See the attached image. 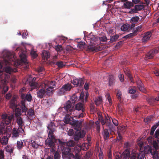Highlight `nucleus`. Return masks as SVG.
Masks as SVG:
<instances>
[{
  "label": "nucleus",
  "mask_w": 159,
  "mask_h": 159,
  "mask_svg": "<svg viewBox=\"0 0 159 159\" xmlns=\"http://www.w3.org/2000/svg\"><path fill=\"white\" fill-rule=\"evenodd\" d=\"M98 37L96 36L91 33L85 38V40L87 43H89V45L88 48L92 52H96L102 50V46L98 45Z\"/></svg>",
  "instance_id": "obj_1"
},
{
  "label": "nucleus",
  "mask_w": 159,
  "mask_h": 159,
  "mask_svg": "<svg viewBox=\"0 0 159 159\" xmlns=\"http://www.w3.org/2000/svg\"><path fill=\"white\" fill-rule=\"evenodd\" d=\"M55 86V83L52 81L45 82L43 85L44 88L39 89L37 91V97L40 98H43V97L45 96L46 92L49 93L53 91L54 88L53 86Z\"/></svg>",
  "instance_id": "obj_2"
},
{
  "label": "nucleus",
  "mask_w": 159,
  "mask_h": 159,
  "mask_svg": "<svg viewBox=\"0 0 159 159\" xmlns=\"http://www.w3.org/2000/svg\"><path fill=\"white\" fill-rule=\"evenodd\" d=\"M48 138L45 142L46 146L50 148L56 146V143L58 145V148H61L65 145V142H62L60 139H56L54 135H48Z\"/></svg>",
  "instance_id": "obj_3"
},
{
  "label": "nucleus",
  "mask_w": 159,
  "mask_h": 159,
  "mask_svg": "<svg viewBox=\"0 0 159 159\" xmlns=\"http://www.w3.org/2000/svg\"><path fill=\"white\" fill-rule=\"evenodd\" d=\"M78 123H79L78 122ZM79 125L78 127L74 128L75 130L76 131L74 135V139L75 141H78L80 138H83L85 135V133L83 130H81L82 126H80V123H79Z\"/></svg>",
  "instance_id": "obj_4"
},
{
  "label": "nucleus",
  "mask_w": 159,
  "mask_h": 159,
  "mask_svg": "<svg viewBox=\"0 0 159 159\" xmlns=\"http://www.w3.org/2000/svg\"><path fill=\"white\" fill-rule=\"evenodd\" d=\"M20 50L19 52L20 57L21 59V62L25 65V68H28L29 67L28 62L26 59V52L24 50L20 48H18L16 50L18 51Z\"/></svg>",
  "instance_id": "obj_5"
},
{
  "label": "nucleus",
  "mask_w": 159,
  "mask_h": 159,
  "mask_svg": "<svg viewBox=\"0 0 159 159\" xmlns=\"http://www.w3.org/2000/svg\"><path fill=\"white\" fill-rule=\"evenodd\" d=\"M72 105L70 101H68L66 103L64 108L70 115L74 114L75 110L74 109L73 107H71Z\"/></svg>",
  "instance_id": "obj_6"
},
{
  "label": "nucleus",
  "mask_w": 159,
  "mask_h": 159,
  "mask_svg": "<svg viewBox=\"0 0 159 159\" xmlns=\"http://www.w3.org/2000/svg\"><path fill=\"white\" fill-rule=\"evenodd\" d=\"M135 153H137L135 151L133 152L130 154L129 150L128 149H125L121 154V159H132V155Z\"/></svg>",
  "instance_id": "obj_7"
},
{
  "label": "nucleus",
  "mask_w": 159,
  "mask_h": 159,
  "mask_svg": "<svg viewBox=\"0 0 159 159\" xmlns=\"http://www.w3.org/2000/svg\"><path fill=\"white\" fill-rule=\"evenodd\" d=\"M145 157V152L143 151H140L139 153H135L132 156V159H144Z\"/></svg>",
  "instance_id": "obj_8"
},
{
  "label": "nucleus",
  "mask_w": 159,
  "mask_h": 159,
  "mask_svg": "<svg viewBox=\"0 0 159 159\" xmlns=\"http://www.w3.org/2000/svg\"><path fill=\"white\" fill-rule=\"evenodd\" d=\"M72 86L69 84L64 85L62 88L59 89V93L60 94H62L66 91L70 90Z\"/></svg>",
  "instance_id": "obj_9"
},
{
  "label": "nucleus",
  "mask_w": 159,
  "mask_h": 159,
  "mask_svg": "<svg viewBox=\"0 0 159 159\" xmlns=\"http://www.w3.org/2000/svg\"><path fill=\"white\" fill-rule=\"evenodd\" d=\"M84 79L82 78L75 79L71 81V83L76 86L81 87L84 84Z\"/></svg>",
  "instance_id": "obj_10"
},
{
  "label": "nucleus",
  "mask_w": 159,
  "mask_h": 159,
  "mask_svg": "<svg viewBox=\"0 0 159 159\" xmlns=\"http://www.w3.org/2000/svg\"><path fill=\"white\" fill-rule=\"evenodd\" d=\"M21 101L25 102L27 101L29 102H30L32 100V96L30 93L27 94L22 93L21 94Z\"/></svg>",
  "instance_id": "obj_11"
},
{
  "label": "nucleus",
  "mask_w": 159,
  "mask_h": 159,
  "mask_svg": "<svg viewBox=\"0 0 159 159\" xmlns=\"http://www.w3.org/2000/svg\"><path fill=\"white\" fill-rule=\"evenodd\" d=\"M47 128L49 130L48 135H54L53 132H54L56 128L55 124L54 122H51L48 125Z\"/></svg>",
  "instance_id": "obj_12"
},
{
  "label": "nucleus",
  "mask_w": 159,
  "mask_h": 159,
  "mask_svg": "<svg viewBox=\"0 0 159 159\" xmlns=\"http://www.w3.org/2000/svg\"><path fill=\"white\" fill-rule=\"evenodd\" d=\"M1 81H4V83L2 84H0V88L2 89V93H5L8 90V87L6 85V81L5 79H2L1 78Z\"/></svg>",
  "instance_id": "obj_13"
},
{
  "label": "nucleus",
  "mask_w": 159,
  "mask_h": 159,
  "mask_svg": "<svg viewBox=\"0 0 159 159\" xmlns=\"http://www.w3.org/2000/svg\"><path fill=\"white\" fill-rule=\"evenodd\" d=\"M158 52V50L156 49H153L147 53L145 56L146 59H151L152 58L153 56Z\"/></svg>",
  "instance_id": "obj_14"
},
{
  "label": "nucleus",
  "mask_w": 159,
  "mask_h": 159,
  "mask_svg": "<svg viewBox=\"0 0 159 159\" xmlns=\"http://www.w3.org/2000/svg\"><path fill=\"white\" fill-rule=\"evenodd\" d=\"M99 120H100L101 123L102 125L106 124L107 125H108L109 126V128H110L109 122V121H110V120H109L108 118L105 117V119H104L103 117L101 115L99 116Z\"/></svg>",
  "instance_id": "obj_15"
},
{
  "label": "nucleus",
  "mask_w": 159,
  "mask_h": 159,
  "mask_svg": "<svg viewBox=\"0 0 159 159\" xmlns=\"http://www.w3.org/2000/svg\"><path fill=\"white\" fill-rule=\"evenodd\" d=\"M84 105L83 103L81 102H78L76 104L75 106V108L74 109L76 111L77 110L78 111H81V112H83L85 111V109L84 107Z\"/></svg>",
  "instance_id": "obj_16"
},
{
  "label": "nucleus",
  "mask_w": 159,
  "mask_h": 159,
  "mask_svg": "<svg viewBox=\"0 0 159 159\" xmlns=\"http://www.w3.org/2000/svg\"><path fill=\"white\" fill-rule=\"evenodd\" d=\"M157 150H154L150 148L149 149L150 153L153 156V159H159V153L157 151Z\"/></svg>",
  "instance_id": "obj_17"
},
{
  "label": "nucleus",
  "mask_w": 159,
  "mask_h": 159,
  "mask_svg": "<svg viewBox=\"0 0 159 159\" xmlns=\"http://www.w3.org/2000/svg\"><path fill=\"white\" fill-rule=\"evenodd\" d=\"M152 36V33L151 32H147L145 33L143 36L142 39V42H146L149 40Z\"/></svg>",
  "instance_id": "obj_18"
},
{
  "label": "nucleus",
  "mask_w": 159,
  "mask_h": 159,
  "mask_svg": "<svg viewBox=\"0 0 159 159\" xmlns=\"http://www.w3.org/2000/svg\"><path fill=\"white\" fill-rule=\"evenodd\" d=\"M137 87L140 91L144 93L146 92V90L144 87L143 84L141 81L139 80L137 81Z\"/></svg>",
  "instance_id": "obj_19"
},
{
  "label": "nucleus",
  "mask_w": 159,
  "mask_h": 159,
  "mask_svg": "<svg viewBox=\"0 0 159 159\" xmlns=\"http://www.w3.org/2000/svg\"><path fill=\"white\" fill-rule=\"evenodd\" d=\"M126 130L125 126H119L117 127V131L118 134H122Z\"/></svg>",
  "instance_id": "obj_20"
},
{
  "label": "nucleus",
  "mask_w": 159,
  "mask_h": 159,
  "mask_svg": "<svg viewBox=\"0 0 159 159\" xmlns=\"http://www.w3.org/2000/svg\"><path fill=\"white\" fill-rule=\"evenodd\" d=\"M77 122H78L79 123H80V126H81L82 124V121H79L78 120H75L74 119V118L73 117V119L71 120L70 121V124L71 125H74L75 126V127H78L77 126H78V125H79V123Z\"/></svg>",
  "instance_id": "obj_21"
},
{
  "label": "nucleus",
  "mask_w": 159,
  "mask_h": 159,
  "mask_svg": "<svg viewBox=\"0 0 159 159\" xmlns=\"http://www.w3.org/2000/svg\"><path fill=\"white\" fill-rule=\"evenodd\" d=\"M71 149L68 146L64 147L62 149V157L64 155H67L70 153Z\"/></svg>",
  "instance_id": "obj_22"
},
{
  "label": "nucleus",
  "mask_w": 159,
  "mask_h": 159,
  "mask_svg": "<svg viewBox=\"0 0 159 159\" xmlns=\"http://www.w3.org/2000/svg\"><path fill=\"white\" fill-rule=\"evenodd\" d=\"M102 134L105 140L107 139L109 137V133L108 130L107 129L103 128V131L102 133Z\"/></svg>",
  "instance_id": "obj_23"
},
{
  "label": "nucleus",
  "mask_w": 159,
  "mask_h": 159,
  "mask_svg": "<svg viewBox=\"0 0 159 159\" xmlns=\"http://www.w3.org/2000/svg\"><path fill=\"white\" fill-rule=\"evenodd\" d=\"M42 56L43 59L47 60L50 57V53L47 51L44 50L42 52Z\"/></svg>",
  "instance_id": "obj_24"
},
{
  "label": "nucleus",
  "mask_w": 159,
  "mask_h": 159,
  "mask_svg": "<svg viewBox=\"0 0 159 159\" xmlns=\"http://www.w3.org/2000/svg\"><path fill=\"white\" fill-rule=\"evenodd\" d=\"M139 18L138 16H135L131 18L129 21L131 23L135 24H138L139 22Z\"/></svg>",
  "instance_id": "obj_25"
},
{
  "label": "nucleus",
  "mask_w": 159,
  "mask_h": 159,
  "mask_svg": "<svg viewBox=\"0 0 159 159\" xmlns=\"http://www.w3.org/2000/svg\"><path fill=\"white\" fill-rule=\"evenodd\" d=\"M27 114L30 118L33 119L35 118L34 110L32 108L30 109L27 111Z\"/></svg>",
  "instance_id": "obj_26"
},
{
  "label": "nucleus",
  "mask_w": 159,
  "mask_h": 159,
  "mask_svg": "<svg viewBox=\"0 0 159 159\" xmlns=\"http://www.w3.org/2000/svg\"><path fill=\"white\" fill-rule=\"evenodd\" d=\"M64 122L66 124H70L71 120L73 119V117H71L69 114H67L64 119Z\"/></svg>",
  "instance_id": "obj_27"
},
{
  "label": "nucleus",
  "mask_w": 159,
  "mask_h": 159,
  "mask_svg": "<svg viewBox=\"0 0 159 159\" xmlns=\"http://www.w3.org/2000/svg\"><path fill=\"white\" fill-rule=\"evenodd\" d=\"M108 84L110 86H112L115 83L114 76L112 75H110L108 77Z\"/></svg>",
  "instance_id": "obj_28"
},
{
  "label": "nucleus",
  "mask_w": 159,
  "mask_h": 159,
  "mask_svg": "<svg viewBox=\"0 0 159 159\" xmlns=\"http://www.w3.org/2000/svg\"><path fill=\"white\" fill-rule=\"evenodd\" d=\"M8 138L7 136H4L1 139V143L3 145H7L8 143Z\"/></svg>",
  "instance_id": "obj_29"
},
{
  "label": "nucleus",
  "mask_w": 159,
  "mask_h": 159,
  "mask_svg": "<svg viewBox=\"0 0 159 159\" xmlns=\"http://www.w3.org/2000/svg\"><path fill=\"white\" fill-rule=\"evenodd\" d=\"M16 102L15 99H12L10 102V107L13 109L17 107Z\"/></svg>",
  "instance_id": "obj_30"
},
{
  "label": "nucleus",
  "mask_w": 159,
  "mask_h": 159,
  "mask_svg": "<svg viewBox=\"0 0 159 159\" xmlns=\"http://www.w3.org/2000/svg\"><path fill=\"white\" fill-rule=\"evenodd\" d=\"M24 146H24L21 140H20V141H17L16 143V147L19 150H21Z\"/></svg>",
  "instance_id": "obj_31"
},
{
  "label": "nucleus",
  "mask_w": 159,
  "mask_h": 159,
  "mask_svg": "<svg viewBox=\"0 0 159 159\" xmlns=\"http://www.w3.org/2000/svg\"><path fill=\"white\" fill-rule=\"evenodd\" d=\"M70 101L72 103H74L78 101V98L77 95L76 93L74 94L71 97L70 99Z\"/></svg>",
  "instance_id": "obj_32"
},
{
  "label": "nucleus",
  "mask_w": 159,
  "mask_h": 159,
  "mask_svg": "<svg viewBox=\"0 0 159 159\" xmlns=\"http://www.w3.org/2000/svg\"><path fill=\"white\" fill-rule=\"evenodd\" d=\"M130 28V25L128 24H125L123 25L121 27L120 29L121 31H125L128 30Z\"/></svg>",
  "instance_id": "obj_33"
},
{
  "label": "nucleus",
  "mask_w": 159,
  "mask_h": 159,
  "mask_svg": "<svg viewBox=\"0 0 159 159\" xmlns=\"http://www.w3.org/2000/svg\"><path fill=\"white\" fill-rule=\"evenodd\" d=\"M134 6L133 4L131 2H127L124 4V6L125 8H130Z\"/></svg>",
  "instance_id": "obj_34"
},
{
  "label": "nucleus",
  "mask_w": 159,
  "mask_h": 159,
  "mask_svg": "<svg viewBox=\"0 0 159 159\" xmlns=\"http://www.w3.org/2000/svg\"><path fill=\"white\" fill-rule=\"evenodd\" d=\"M142 26L141 25L136 27L134 30V32L136 35H137L139 33L142 31Z\"/></svg>",
  "instance_id": "obj_35"
},
{
  "label": "nucleus",
  "mask_w": 159,
  "mask_h": 159,
  "mask_svg": "<svg viewBox=\"0 0 159 159\" xmlns=\"http://www.w3.org/2000/svg\"><path fill=\"white\" fill-rule=\"evenodd\" d=\"M17 123L19 126H23L24 122L21 117H19L17 118Z\"/></svg>",
  "instance_id": "obj_36"
},
{
  "label": "nucleus",
  "mask_w": 159,
  "mask_h": 159,
  "mask_svg": "<svg viewBox=\"0 0 159 159\" xmlns=\"http://www.w3.org/2000/svg\"><path fill=\"white\" fill-rule=\"evenodd\" d=\"M119 37V35L116 34L114 35L111 36L110 41V42L111 43H113L114 42L116 41Z\"/></svg>",
  "instance_id": "obj_37"
},
{
  "label": "nucleus",
  "mask_w": 159,
  "mask_h": 159,
  "mask_svg": "<svg viewBox=\"0 0 159 159\" xmlns=\"http://www.w3.org/2000/svg\"><path fill=\"white\" fill-rule=\"evenodd\" d=\"M12 134L13 136L16 137H18L19 136L20 133L18 132L16 128H14L13 129Z\"/></svg>",
  "instance_id": "obj_38"
},
{
  "label": "nucleus",
  "mask_w": 159,
  "mask_h": 159,
  "mask_svg": "<svg viewBox=\"0 0 159 159\" xmlns=\"http://www.w3.org/2000/svg\"><path fill=\"white\" fill-rule=\"evenodd\" d=\"M102 101V100L101 97L99 96L96 99L95 101V103L96 106H98L101 104Z\"/></svg>",
  "instance_id": "obj_39"
},
{
  "label": "nucleus",
  "mask_w": 159,
  "mask_h": 159,
  "mask_svg": "<svg viewBox=\"0 0 159 159\" xmlns=\"http://www.w3.org/2000/svg\"><path fill=\"white\" fill-rule=\"evenodd\" d=\"M25 103L24 102L21 101V108L22 112L26 113L28 109L25 106Z\"/></svg>",
  "instance_id": "obj_40"
},
{
  "label": "nucleus",
  "mask_w": 159,
  "mask_h": 159,
  "mask_svg": "<svg viewBox=\"0 0 159 159\" xmlns=\"http://www.w3.org/2000/svg\"><path fill=\"white\" fill-rule=\"evenodd\" d=\"M6 151L7 152H8L11 154V153H13V152L14 148L10 146H7L5 148Z\"/></svg>",
  "instance_id": "obj_41"
},
{
  "label": "nucleus",
  "mask_w": 159,
  "mask_h": 159,
  "mask_svg": "<svg viewBox=\"0 0 159 159\" xmlns=\"http://www.w3.org/2000/svg\"><path fill=\"white\" fill-rule=\"evenodd\" d=\"M136 35L135 34L134 32H133L130 33L124 36L123 37V38L125 39H130L135 36Z\"/></svg>",
  "instance_id": "obj_42"
},
{
  "label": "nucleus",
  "mask_w": 159,
  "mask_h": 159,
  "mask_svg": "<svg viewBox=\"0 0 159 159\" xmlns=\"http://www.w3.org/2000/svg\"><path fill=\"white\" fill-rule=\"evenodd\" d=\"M77 45L79 48L83 49L85 48V42H80L78 43Z\"/></svg>",
  "instance_id": "obj_43"
},
{
  "label": "nucleus",
  "mask_w": 159,
  "mask_h": 159,
  "mask_svg": "<svg viewBox=\"0 0 159 159\" xmlns=\"http://www.w3.org/2000/svg\"><path fill=\"white\" fill-rule=\"evenodd\" d=\"M125 72L126 75L128 77L131 82H133V78L131 76L130 72L129 71H128L127 70L126 72Z\"/></svg>",
  "instance_id": "obj_44"
},
{
  "label": "nucleus",
  "mask_w": 159,
  "mask_h": 159,
  "mask_svg": "<svg viewBox=\"0 0 159 159\" xmlns=\"http://www.w3.org/2000/svg\"><path fill=\"white\" fill-rule=\"evenodd\" d=\"M54 159H60L61 156L59 151H57L55 152L54 154Z\"/></svg>",
  "instance_id": "obj_45"
},
{
  "label": "nucleus",
  "mask_w": 159,
  "mask_h": 159,
  "mask_svg": "<svg viewBox=\"0 0 159 159\" xmlns=\"http://www.w3.org/2000/svg\"><path fill=\"white\" fill-rule=\"evenodd\" d=\"M135 9L137 11H139L143 9L144 8L143 5H135Z\"/></svg>",
  "instance_id": "obj_46"
},
{
  "label": "nucleus",
  "mask_w": 159,
  "mask_h": 159,
  "mask_svg": "<svg viewBox=\"0 0 159 159\" xmlns=\"http://www.w3.org/2000/svg\"><path fill=\"white\" fill-rule=\"evenodd\" d=\"M81 148L80 146H79L78 147H75L74 148V152L75 154H78L80 152Z\"/></svg>",
  "instance_id": "obj_47"
},
{
  "label": "nucleus",
  "mask_w": 159,
  "mask_h": 159,
  "mask_svg": "<svg viewBox=\"0 0 159 159\" xmlns=\"http://www.w3.org/2000/svg\"><path fill=\"white\" fill-rule=\"evenodd\" d=\"M75 142L73 140H70L67 143V145L70 147H74L75 145Z\"/></svg>",
  "instance_id": "obj_48"
},
{
  "label": "nucleus",
  "mask_w": 159,
  "mask_h": 159,
  "mask_svg": "<svg viewBox=\"0 0 159 159\" xmlns=\"http://www.w3.org/2000/svg\"><path fill=\"white\" fill-rule=\"evenodd\" d=\"M98 42H100V41L105 42L107 40V39L106 36H103L102 37H98Z\"/></svg>",
  "instance_id": "obj_49"
},
{
  "label": "nucleus",
  "mask_w": 159,
  "mask_h": 159,
  "mask_svg": "<svg viewBox=\"0 0 159 159\" xmlns=\"http://www.w3.org/2000/svg\"><path fill=\"white\" fill-rule=\"evenodd\" d=\"M10 53L9 52H7L6 53V55H5L4 56V57L5 58V61L6 62H7L8 60L10 61Z\"/></svg>",
  "instance_id": "obj_50"
},
{
  "label": "nucleus",
  "mask_w": 159,
  "mask_h": 159,
  "mask_svg": "<svg viewBox=\"0 0 159 159\" xmlns=\"http://www.w3.org/2000/svg\"><path fill=\"white\" fill-rule=\"evenodd\" d=\"M121 92L119 90H117L116 92V96L117 97V98L120 101H121Z\"/></svg>",
  "instance_id": "obj_51"
},
{
  "label": "nucleus",
  "mask_w": 159,
  "mask_h": 159,
  "mask_svg": "<svg viewBox=\"0 0 159 159\" xmlns=\"http://www.w3.org/2000/svg\"><path fill=\"white\" fill-rule=\"evenodd\" d=\"M106 97L109 102V105L111 106L112 104V100L111 97L110 95V94L108 93H107L106 94Z\"/></svg>",
  "instance_id": "obj_52"
},
{
  "label": "nucleus",
  "mask_w": 159,
  "mask_h": 159,
  "mask_svg": "<svg viewBox=\"0 0 159 159\" xmlns=\"http://www.w3.org/2000/svg\"><path fill=\"white\" fill-rule=\"evenodd\" d=\"M56 65L58 66L59 67H62L65 66V65L63 63V62L62 61H58L56 62Z\"/></svg>",
  "instance_id": "obj_53"
},
{
  "label": "nucleus",
  "mask_w": 159,
  "mask_h": 159,
  "mask_svg": "<svg viewBox=\"0 0 159 159\" xmlns=\"http://www.w3.org/2000/svg\"><path fill=\"white\" fill-rule=\"evenodd\" d=\"M84 94L83 93H80V96H79V99L83 102H85L84 99Z\"/></svg>",
  "instance_id": "obj_54"
},
{
  "label": "nucleus",
  "mask_w": 159,
  "mask_h": 159,
  "mask_svg": "<svg viewBox=\"0 0 159 159\" xmlns=\"http://www.w3.org/2000/svg\"><path fill=\"white\" fill-rule=\"evenodd\" d=\"M12 69L10 67L8 66L5 68V71L7 73L10 74L12 71Z\"/></svg>",
  "instance_id": "obj_55"
},
{
  "label": "nucleus",
  "mask_w": 159,
  "mask_h": 159,
  "mask_svg": "<svg viewBox=\"0 0 159 159\" xmlns=\"http://www.w3.org/2000/svg\"><path fill=\"white\" fill-rule=\"evenodd\" d=\"M154 139H157L159 138V129H157L155 131V134L154 136H152Z\"/></svg>",
  "instance_id": "obj_56"
},
{
  "label": "nucleus",
  "mask_w": 159,
  "mask_h": 159,
  "mask_svg": "<svg viewBox=\"0 0 159 159\" xmlns=\"http://www.w3.org/2000/svg\"><path fill=\"white\" fill-rule=\"evenodd\" d=\"M30 54L34 59L37 56L36 52L33 50H32L30 52Z\"/></svg>",
  "instance_id": "obj_57"
},
{
  "label": "nucleus",
  "mask_w": 159,
  "mask_h": 159,
  "mask_svg": "<svg viewBox=\"0 0 159 159\" xmlns=\"http://www.w3.org/2000/svg\"><path fill=\"white\" fill-rule=\"evenodd\" d=\"M157 128L155 127L154 125L152 126L151 129V131L150 134L151 136L153 135L154 132Z\"/></svg>",
  "instance_id": "obj_58"
},
{
  "label": "nucleus",
  "mask_w": 159,
  "mask_h": 159,
  "mask_svg": "<svg viewBox=\"0 0 159 159\" xmlns=\"http://www.w3.org/2000/svg\"><path fill=\"white\" fill-rule=\"evenodd\" d=\"M23 126H19L18 129H17L18 132L20 133L23 134L24 132V129H22Z\"/></svg>",
  "instance_id": "obj_59"
},
{
  "label": "nucleus",
  "mask_w": 159,
  "mask_h": 159,
  "mask_svg": "<svg viewBox=\"0 0 159 159\" xmlns=\"http://www.w3.org/2000/svg\"><path fill=\"white\" fill-rule=\"evenodd\" d=\"M152 118V117L148 116L144 119V121L145 122H148L150 121Z\"/></svg>",
  "instance_id": "obj_60"
},
{
  "label": "nucleus",
  "mask_w": 159,
  "mask_h": 159,
  "mask_svg": "<svg viewBox=\"0 0 159 159\" xmlns=\"http://www.w3.org/2000/svg\"><path fill=\"white\" fill-rule=\"evenodd\" d=\"M4 151L2 150H0V159H3L4 158Z\"/></svg>",
  "instance_id": "obj_61"
},
{
  "label": "nucleus",
  "mask_w": 159,
  "mask_h": 159,
  "mask_svg": "<svg viewBox=\"0 0 159 159\" xmlns=\"http://www.w3.org/2000/svg\"><path fill=\"white\" fill-rule=\"evenodd\" d=\"M32 146L33 148H38V145L34 141H33L31 143Z\"/></svg>",
  "instance_id": "obj_62"
},
{
  "label": "nucleus",
  "mask_w": 159,
  "mask_h": 159,
  "mask_svg": "<svg viewBox=\"0 0 159 159\" xmlns=\"http://www.w3.org/2000/svg\"><path fill=\"white\" fill-rule=\"evenodd\" d=\"M29 84L31 86L34 87H36L37 85V83L33 81L30 82Z\"/></svg>",
  "instance_id": "obj_63"
},
{
  "label": "nucleus",
  "mask_w": 159,
  "mask_h": 159,
  "mask_svg": "<svg viewBox=\"0 0 159 159\" xmlns=\"http://www.w3.org/2000/svg\"><path fill=\"white\" fill-rule=\"evenodd\" d=\"M107 156L109 159H112V156L111 154V151L110 149L109 150V151L107 153Z\"/></svg>",
  "instance_id": "obj_64"
}]
</instances>
